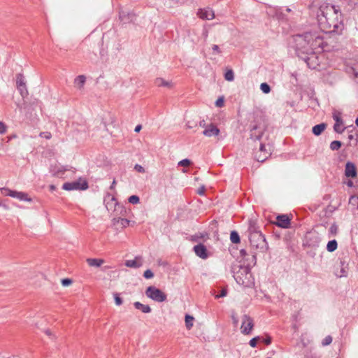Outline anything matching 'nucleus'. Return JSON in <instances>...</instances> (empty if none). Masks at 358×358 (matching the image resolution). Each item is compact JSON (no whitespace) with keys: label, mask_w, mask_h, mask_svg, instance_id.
Masks as SVG:
<instances>
[{"label":"nucleus","mask_w":358,"mask_h":358,"mask_svg":"<svg viewBox=\"0 0 358 358\" xmlns=\"http://www.w3.org/2000/svg\"><path fill=\"white\" fill-rule=\"evenodd\" d=\"M332 342V337L331 336H327L322 341L323 346H327Z\"/></svg>","instance_id":"obj_43"},{"label":"nucleus","mask_w":358,"mask_h":358,"mask_svg":"<svg viewBox=\"0 0 358 358\" xmlns=\"http://www.w3.org/2000/svg\"><path fill=\"white\" fill-rule=\"evenodd\" d=\"M141 128H142V126L141 124H138L136 126V127L134 129V131L139 132L141 131Z\"/></svg>","instance_id":"obj_61"},{"label":"nucleus","mask_w":358,"mask_h":358,"mask_svg":"<svg viewBox=\"0 0 358 358\" xmlns=\"http://www.w3.org/2000/svg\"><path fill=\"white\" fill-rule=\"evenodd\" d=\"M185 320L187 329H190L193 326L194 317L189 315H186Z\"/></svg>","instance_id":"obj_32"},{"label":"nucleus","mask_w":358,"mask_h":358,"mask_svg":"<svg viewBox=\"0 0 358 358\" xmlns=\"http://www.w3.org/2000/svg\"><path fill=\"white\" fill-rule=\"evenodd\" d=\"M327 124L325 123H320L315 125L312 128V132L315 136H320L326 129Z\"/></svg>","instance_id":"obj_23"},{"label":"nucleus","mask_w":358,"mask_h":358,"mask_svg":"<svg viewBox=\"0 0 358 358\" xmlns=\"http://www.w3.org/2000/svg\"><path fill=\"white\" fill-rule=\"evenodd\" d=\"M128 201L130 203L137 204L140 201L139 196L137 195H132L129 197Z\"/></svg>","instance_id":"obj_39"},{"label":"nucleus","mask_w":358,"mask_h":358,"mask_svg":"<svg viewBox=\"0 0 358 358\" xmlns=\"http://www.w3.org/2000/svg\"><path fill=\"white\" fill-rule=\"evenodd\" d=\"M248 231L249 234L248 237L250 235H254V234H259L261 232L256 222L252 220H249Z\"/></svg>","instance_id":"obj_20"},{"label":"nucleus","mask_w":358,"mask_h":358,"mask_svg":"<svg viewBox=\"0 0 358 358\" xmlns=\"http://www.w3.org/2000/svg\"><path fill=\"white\" fill-rule=\"evenodd\" d=\"M198 15L200 18L203 20H212L215 17L213 10L209 8L199 9L198 11Z\"/></svg>","instance_id":"obj_19"},{"label":"nucleus","mask_w":358,"mask_h":358,"mask_svg":"<svg viewBox=\"0 0 358 358\" xmlns=\"http://www.w3.org/2000/svg\"><path fill=\"white\" fill-rule=\"evenodd\" d=\"M248 255H249V254H248L245 249H241L240 250V256L242 259H245L246 257H248Z\"/></svg>","instance_id":"obj_56"},{"label":"nucleus","mask_w":358,"mask_h":358,"mask_svg":"<svg viewBox=\"0 0 358 358\" xmlns=\"http://www.w3.org/2000/svg\"><path fill=\"white\" fill-rule=\"evenodd\" d=\"M6 125L2 122H0V134H3L4 133H6Z\"/></svg>","instance_id":"obj_54"},{"label":"nucleus","mask_w":358,"mask_h":358,"mask_svg":"<svg viewBox=\"0 0 358 358\" xmlns=\"http://www.w3.org/2000/svg\"><path fill=\"white\" fill-rule=\"evenodd\" d=\"M145 293L148 298L156 302H164L167 299L166 294L155 286H149L147 287Z\"/></svg>","instance_id":"obj_5"},{"label":"nucleus","mask_w":358,"mask_h":358,"mask_svg":"<svg viewBox=\"0 0 358 358\" xmlns=\"http://www.w3.org/2000/svg\"><path fill=\"white\" fill-rule=\"evenodd\" d=\"M224 105V98L219 97L215 101V106L217 107H222Z\"/></svg>","instance_id":"obj_52"},{"label":"nucleus","mask_w":358,"mask_h":358,"mask_svg":"<svg viewBox=\"0 0 358 358\" xmlns=\"http://www.w3.org/2000/svg\"><path fill=\"white\" fill-rule=\"evenodd\" d=\"M12 197L23 201L31 202L32 201L31 198L29 197L28 194L23 192L15 191V192L12 194Z\"/></svg>","instance_id":"obj_21"},{"label":"nucleus","mask_w":358,"mask_h":358,"mask_svg":"<svg viewBox=\"0 0 358 358\" xmlns=\"http://www.w3.org/2000/svg\"><path fill=\"white\" fill-rule=\"evenodd\" d=\"M259 341L265 343L266 345H268L271 343V337L269 336H266V337H260Z\"/></svg>","instance_id":"obj_44"},{"label":"nucleus","mask_w":358,"mask_h":358,"mask_svg":"<svg viewBox=\"0 0 358 358\" xmlns=\"http://www.w3.org/2000/svg\"><path fill=\"white\" fill-rule=\"evenodd\" d=\"M89 187L88 183L85 180L80 178L73 182H65L62 185V189L66 191L71 190H85Z\"/></svg>","instance_id":"obj_8"},{"label":"nucleus","mask_w":358,"mask_h":358,"mask_svg":"<svg viewBox=\"0 0 358 358\" xmlns=\"http://www.w3.org/2000/svg\"><path fill=\"white\" fill-rule=\"evenodd\" d=\"M192 164L191 161L189 159H184L180 160L178 165L180 166H188Z\"/></svg>","instance_id":"obj_42"},{"label":"nucleus","mask_w":358,"mask_h":358,"mask_svg":"<svg viewBox=\"0 0 358 358\" xmlns=\"http://www.w3.org/2000/svg\"><path fill=\"white\" fill-rule=\"evenodd\" d=\"M205 190H206V188L203 185V186H201L198 189H197V194H199V195H204L205 194Z\"/></svg>","instance_id":"obj_57"},{"label":"nucleus","mask_w":358,"mask_h":358,"mask_svg":"<svg viewBox=\"0 0 358 358\" xmlns=\"http://www.w3.org/2000/svg\"><path fill=\"white\" fill-rule=\"evenodd\" d=\"M115 303L117 306H120L122 304L123 301L122 299L120 296V294L118 293H114L113 294Z\"/></svg>","instance_id":"obj_40"},{"label":"nucleus","mask_w":358,"mask_h":358,"mask_svg":"<svg viewBox=\"0 0 358 358\" xmlns=\"http://www.w3.org/2000/svg\"><path fill=\"white\" fill-rule=\"evenodd\" d=\"M212 50L213 52H215L217 54H220L221 52V50L217 45H213L212 46Z\"/></svg>","instance_id":"obj_58"},{"label":"nucleus","mask_w":358,"mask_h":358,"mask_svg":"<svg viewBox=\"0 0 358 358\" xmlns=\"http://www.w3.org/2000/svg\"><path fill=\"white\" fill-rule=\"evenodd\" d=\"M66 171V169H64L62 166L60 167H54L51 169V172L52 173L53 176H60Z\"/></svg>","instance_id":"obj_29"},{"label":"nucleus","mask_w":358,"mask_h":358,"mask_svg":"<svg viewBox=\"0 0 358 358\" xmlns=\"http://www.w3.org/2000/svg\"><path fill=\"white\" fill-rule=\"evenodd\" d=\"M337 232H338V226L336 225V223H333L329 229V235L335 236L337 234Z\"/></svg>","instance_id":"obj_38"},{"label":"nucleus","mask_w":358,"mask_h":358,"mask_svg":"<svg viewBox=\"0 0 358 358\" xmlns=\"http://www.w3.org/2000/svg\"><path fill=\"white\" fill-rule=\"evenodd\" d=\"M342 143L340 141H334L330 143V148L332 150H338L341 148Z\"/></svg>","instance_id":"obj_34"},{"label":"nucleus","mask_w":358,"mask_h":358,"mask_svg":"<svg viewBox=\"0 0 358 358\" xmlns=\"http://www.w3.org/2000/svg\"><path fill=\"white\" fill-rule=\"evenodd\" d=\"M291 219L287 214L278 215L276 217L275 224L282 229H288L290 227Z\"/></svg>","instance_id":"obj_13"},{"label":"nucleus","mask_w":358,"mask_h":358,"mask_svg":"<svg viewBox=\"0 0 358 358\" xmlns=\"http://www.w3.org/2000/svg\"><path fill=\"white\" fill-rule=\"evenodd\" d=\"M220 131L217 127L213 124H210L203 131L202 134L207 137L217 136Z\"/></svg>","instance_id":"obj_17"},{"label":"nucleus","mask_w":358,"mask_h":358,"mask_svg":"<svg viewBox=\"0 0 358 358\" xmlns=\"http://www.w3.org/2000/svg\"><path fill=\"white\" fill-rule=\"evenodd\" d=\"M326 11L320 9L321 15H318V21L324 31L341 34L344 29L343 14L338 6L327 5Z\"/></svg>","instance_id":"obj_1"},{"label":"nucleus","mask_w":358,"mask_h":358,"mask_svg":"<svg viewBox=\"0 0 358 358\" xmlns=\"http://www.w3.org/2000/svg\"><path fill=\"white\" fill-rule=\"evenodd\" d=\"M117 222H120L123 228H126L129 224V220L127 218H118Z\"/></svg>","instance_id":"obj_41"},{"label":"nucleus","mask_w":358,"mask_h":358,"mask_svg":"<svg viewBox=\"0 0 358 358\" xmlns=\"http://www.w3.org/2000/svg\"><path fill=\"white\" fill-rule=\"evenodd\" d=\"M301 59L304 61L308 68L311 69H315L317 68V66L319 65V61L318 57L315 55L314 50L310 52V54H306L305 55H302L301 57H300Z\"/></svg>","instance_id":"obj_11"},{"label":"nucleus","mask_w":358,"mask_h":358,"mask_svg":"<svg viewBox=\"0 0 358 358\" xmlns=\"http://www.w3.org/2000/svg\"><path fill=\"white\" fill-rule=\"evenodd\" d=\"M251 261L248 266H241L240 270L234 275L236 282L244 287H249L252 283L251 268L256 264L257 259L250 257Z\"/></svg>","instance_id":"obj_3"},{"label":"nucleus","mask_w":358,"mask_h":358,"mask_svg":"<svg viewBox=\"0 0 358 358\" xmlns=\"http://www.w3.org/2000/svg\"><path fill=\"white\" fill-rule=\"evenodd\" d=\"M86 81V78L83 75H80L77 76L74 80L75 85L79 88L81 89L83 87Z\"/></svg>","instance_id":"obj_26"},{"label":"nucleus","mask_w":358,"mask_h":358,"mask_svg":"<svg viewBox=\"0 0 358 358\" xmlns=\"http://www.w3.org/2000/svg\"><path fill=\"white\" fill-rule=\"evenodd\" d=\"M338 248V243L336 239L329 241L327 245V250L329 252H334Z\"/></svg>","instance_id":"obj_27"},{"label":"nucleus","mask_w":358,"mask_h":358,"mask_svg":"<svg viewBox=\"0 0 358 358\" xmlns=\"http://www.w3.org/2000/svg\"><path fill=\"white\" fill-rule=\"evenodd\" d=\"M321 241L320 234L315 231H311L306 233L303 240L304 247L316 248L319 246Z\"/></svg>","instance_id":"obj_4"},{"label":"nucleus","mask_w":358,"mask_h":358,"mask_svg":"<svg viewBox=\"0 0 358 358\" xmlns=\"http://www.w3.org/2000/svg\"><path fill=\"white\" fill-rule=\"evenodd\" d=\"M260 90L262 91L263 93L268 94L271 92V87L268 83H262L260 85Z\"/></svg>","instance_id":"obj_35"},{"label":"nucleus","mask_w":358,"mask_h":358,"mask_svg":"<svg viewBox=\"0 0 358 358\" xmlns=\"http://www.w3.org/2000/svg\"><path fill=\"white\" fill-rule=\"evenodd\" d=\"M193 250L196 255L201 259H206L209 257V252L206 247L203 243H199L194 246Z\"/></svg>","instance_id":"obj_14"},{"label":"nucleus","mask_w":358,"mask_h":358,"mask_svg":"<svg viewBox=\"0 0 358 358\" xmlns=\"http://www.w3.org/2000/svg\"><path fill=\"white\" fill-rule=\"evenodd\" d=\"M350 73L353 75L354 78L356 79V82L358 83V71L355 68H351Z\"/></svg>","instance_id":"obj_51"},{"label":"nucleus","mask_w":358,"mask_h":358,"mask_svg":"<svg viewBox=\"0 0 358 358\" xmlns=\"http://www.w3.org/2000/svg\"><path fill=\"white\" fill-rule=\"evenodd\" d=\"M349 264L347 257L338 259V262L335 265L334 273L338 278L346 277L348 274Z\"/></svg>","instance_id":"obj_6"},{"label":"nucleus","mask_w":358,"mask_h":358,"mask_svg":"<svg viewBox=\"0 0 358 358\" xmlns=\"http://www.w3.org/2000/svg\"><path fill=\"white\" fill-rule=\"evenodd\" d=\"M39 136L46 139H50L52 137L51 133L48 131L41 132Z\"/></svg>","instance_id":"obj_50"},{"label":"nucleus","mask_w":358,"mask_h":358,"mask_svg":"<svg viewBox=\"0 0 358 358\" xmlns=\"http://www.w3.org/2000/svg\"><path fill=\"white\" fill-rule=\"evenodd\" d=\"M119 17L121 22L124 24L133 22L136 20V15L133 12L121 10L119 13Z\"/></svg>","instance_id":"obj_15"},{"label":"nucleus","mask_w":358,"mask_h":358,"mask_svg":"<svg viewBox=\"0 0 358 358\" xmlns=\"http://www.w3.org/2000/svg\"><path fill=\"white\" fill-rule=\"evenodd\" d=\"M346 184L350 187H352L354 186V183L352 180H348Z\"/></svg>","instance_id":"obj_64"},{"label":"nucleus","mask_w":358,"mask_h":358,"mask_svg":"<svg viewBox=\"0 0 358 358\" xmlns=\"http://www.w3.org/2000/svg\"><path fill=\"white\" fill-rule=\"evenodd\" d=\"M154 276V273L153 272L150 270V269H147L144 273H143V277L145 278V279H150L152 278V277Z\"/></svg>","instance_id":"obj_47"},{"label":"nucleus","mask_w":358,"mask_h":358,"mask_svg":"<svg viewBox=\"0 0 358 358\" xmlns=\"http://www.w3.org/2000/svg\"><path fill=\"white\" fill-rule=\"evenodd\" d=\"M16 87L22 98L28 96V90L26 85L24 76L20 73L16 75Z\"/></svg>","instance_id":"obj_10"},{"label":"nucleus","mask_w":358,"mask_h":358,"mask_svg":"<svg viewBox=\"0 0 358 358\" xmlns=\"http://www.w3.org/2000/svg\"><path fill=\"white\" fill-rule=\"evenodd\" d=\"M134 169L139 173H143L145 171L144 168L140 164H136L134 166Z\"/></svg>","instance_id":"obj_55"},{"label":"nucleus","mask_w":358,"mask_h":358,"mask_svg":"<svg viewBox=\"0 0 358 358\" xmlns=\"http://www.w3.org/2000/svg\"><path fill=\"white\" fill-rule=\"evenodd\" d=\"M196 125H197L196 123L193 124L191 122H187V127L189 128V129H192V128L196 127Z\"/></svg>","instance_id":"obj_60"},{"label":"nucleus","mask_w":358,"mask_h":358,"mask_svg":"<svg viewBox=\"0 0 358 358\" xmlns=\"http://www.w3.org/2000/svg\"><path fill=\"white\" fill-rule=\"evenodd\" d=\"M230 240L233 243H239L241 242V238L238 233L236 231H231L230 233Z\"/></svg>","instance_id":"obj_28"},{"label":"nucleus","mask_w":358,"mask_h":358,"mask_svg":"<svg viewBox=\"0 0 358 358\" xmlns=\"http://www.w3.org/2000/svg\"><path fill=\"white\" fill-rule=\"evenodd\" d=\"M343 124V122H335L334 126V129L336 133L342 134L345 130V127H342Z\"/></svg>","instance_id":"obj_33"},{"label":"nucleus","mask_w":358,"mask_h":358,"mask_svg":"<svg viewBox=\"0 0 358 358\" xmlns=\"http://www.w3.org/2000/svg\"><path fill=\"white\" fill-rule=\"evenodd\" d=\"M260 339V337L259 336H256V337H254L252 338L250 342H249V344L252 347V348H255L257 347V341H259Z\"/></svg>","instance_id":"obj_45"},{"label":"nucleus","mask_w":358,"mask_h":358,"mask_svg":"<svg viewBox=\"0 0 358 358\" xmlns=\"http://www.w3.org/2000/svg\"><path fill=\"white\" fill-rule=\"evenodd\" d=\"M249 240L251 245L257 249L264 250L268 248L266 238L262 232L250 235L249 236Z\"/></svg>","instance_id":"obj_7"},{"label":"nucleus","mask_w":358,"mask_h":358,"mask_svg":"<svg viewBox=\"0 0 358 358\" xmlns=\"http://www.w3.org/2000/svg\"><path fill=\"white\" fill-rule=\"evenodd\" d=\"M348 139H349L350 141L354 140L355 141V144H356L357 143V138H355L353 134H350L348 136Z\"/></svg>","instance_id":"obj_59"},{"label":"nucleus","mask_w":358,"mask_h":358,"mask_svg":"<svg viewBox=\"0 0 358 358\" xmlns=\"http://www.w3.org/2000/svg\"><path fill=\"white\" fill-rule=\"evenodd\" d=\"M224 78L227 81H233L234 79V73L231 69L228 70L224 74Z\"/></svg>","instance_id":"obj_36"},{"label":"nucleus","mask_w":358,"mask_h":358,"mask_svg":"<svg viewBox=\"0 0 358 358\" xmlns=\"http://www.w3.org/2000/svg\"><path fill=\"white\" fill-rule=\"evenodd\" d=\"M250 257H255L256 258V256L253 254L248 255L245 259H242L243 262V265L242 266H248L251 261Z\"/></svg>","instance_id":"obj_49"},{"label":"nucleus","mask_w":358,"mask_h":358,"mask_svg":"<svg viewBox=\"0 0 358 358\" xmlns=\"http://www.w3.org/2000/svg\"><path fill=\"white\" fill-rule=\"evenodd\" d=\"M103 259H96V258H88L87 259V262L89 266L99 267L103 263Z\"/></svg>","instance_id":"obj_24"},{"label":"nucleus","mask_w":358,"mask_h":358,"mask_svg":"<svg viewBox=\"0 0 358 358\" xmlns=\"http://www.w3.org/2000/svg\"><path fill=\"white\" fill-rule=\"evenodd\" d=\"M357 169L354 163L348 162L345 166V175L348 178H355L357 176Z\"/></svg>","instance_id":"obj_18"},{"label":"nucleus","mask_w":358,"mask_h":358,"mask_svg":"<svg viewBox=\"0 0 358 358\" xmlns=\"http://www.w3.org/2000/svg\"><path fill=\"white\" fill-rule=\"evenodd\" d=\"M264 133V129L260 126L254 124L250 129V138L255 141L260 140Z\"/></svg>","instance_id":"obj_16"},{"label":"nucleus","mask_w":358,"mask_h":358,"mask_svg":"<svg viewBox=\"0 0 358 358\" xmlns=\"http://www.w3.org/2000/svg\"><path fill=\"white\" fill-rule=\"evenodd\" d=\"M350 203L356 206L358 209V196H351L350 198Z\"/></svg>","instance_id":"obj_46"},{"label":"nucleus","mask_w":358,"mask_h":358,"mask_svg":"<svg viewBox=\"0 0 358 358\" xmlns=\"http://www.w3.org/2000/svg\"><path fill=\"white\" fill-rule=\"evenodd\" d=\"M342 113L340 111L334 110L332 113V117L334 120L335 122H342L343 119L341 117Z\"/></svg>","instance_id":"obj_31"},{"label":"nucleus","mask_w":358,"mask_h":358,"mask_svg":"<svg viewBox=\"0 0 358 358\" xmlns=\"http://www.w3.org/2000/svg\"><path fill=\"white\" fill-rule=\"evenodd\" d=\"M253 327V319L248 315H244L242 317V324L241 327V333L245 335L250 334Z\"/></svg>","instance_id":"obj_12"},{"label":"nucleus","mask_w":358,"mask_h":358,"mask_svg":"<svg viewBox=\"0 0 358 358\" xmlns=\"http://www.w3.org/2000/svg\"><path fill=\"white\" fill-rule=\"evenodd\" d=\"M0 191L2 194L12 197V194L15 192V190H12L7 187H1Z\"/></svg>","instance_id":"obj_37"},{"label":"nucleus","mask_w":358,"mask_h":358,"mask_svg":"<svg viewBox=\"0 0 358 358\" xmlns=\"http://www.w3.org/2000/svg\"><path fill=\"white\" fill-rule=\"evenodd\" d=\"M265 147H266V146H265V145H264V144L261 143V144H260L259 150H260L261 152H265V151H266Z\"/></svg>","instance_id":"obj_63"},{"label":"nucleus","mask_w":358,"mask_h":358,"mask_svg":"<svg viewBox=\"0 0 358 358\" xmlns=\"http://www.w3.org/2000/svg\"><path fill=\"white\" fill-rule=\"evenodd\" d=\"M134 306L136 309L140 310L143 313H149L151 312V308L148 305H145L139 301L134 303Z\"/></svg>","instance_id":"obj_22"},{"label":"nucleus","mask_w":358,"mask_h":358,"mask_svg":"<svg viewBox=\"0 0 358 358\" xmlns=\"http://www.w3.org/2000/svg\"><path fill=\"white\" fill-rule=\"evenodd\" d=\"M344 12L353 17L358 16V0H343Z\"/></svg>","instance_id":"obj_9"},{"label":"nucleus","mask_w":358,"mask_h":358,"mask_svg":"<svg viewBox=\"0 0 358 358\" xmlns=\"http://www.w3.org/2000/svg\"><path fill=\"white\" fill-rule=\"evenodd\" d=\"M227 289H222L221 290L220 293L215 296V298L216 299H220V298L224 297V296H227Z\"/></svg>","instance_id":"obj_53"},{"label":"nucleus","mask_w":358,"mask_h":358,"mask_svg":"<svg viewBox=\"0 0 358 358\" xmlns=\"http://www.w3.org/2000/svg\"><path fill=\"white\" fill-rule=\"evenodd\" d=\"M322 38L310 32H306L303 34L293 36L290 45L294 50L297 57L300 58L302 55L310 54L317 46H320Z\"/></svg>","instance_id":"obj_2"},{"label":"nucleus","mask_w":358,"mask_h":358,"mask_svg":"<svg viewBox=\"0 0 358 358\" xmlns=\"http://www.w3.org/2000/svg\"><path fill=\"white\" fill-rule=\"evenodd\" d=\"M72 282L73 281L70 278H63L61 281V283L64 287L69 286L72 284Z\"/></svg>","instance_id":"obj_48"},{"label":"nucleus","mask_w":358,"mask_h":358,"mask_svg":"<svg viewBox=\"0 0 358 358\" xmlns=\"http://www.w3.org/2000/svg\"><path fill=\"white\" fill-rule=\"evenodd\" d=\"M199 126L201 127H206L207 126L206 125V122L204 120H202L199 122Z\"/></svg>","instance_id":"obj_62"},{"label":"nucleus","mask_w":358,"mask_h":358,"mask_svg":"<svg viewBox=\"0 0 358 358\" xmlns=\"http://www.w3.org/2000/svg\"><path fill=\"white\" fill-rule=\"evenodd\" d=\"M155 85L159 87H166L168 88H171L173 86V83L171 82L165 80L162 78H157L155 80Z\"/></svg>","instance_id":"obj_25"},{"label":"nucleus","mask_w":358,"mask_h":358,"mask_svg":"<svg viewBox=\"0 0 358 358\" xmlns=\"http://www.w3.org/2000/svg\"><path fill=\"white\" fill-rule=\"evenodd\" d=\"M141 264H138L136 259H129L125 262V266L130 268H138L141 266Z\"/></svg>","instance_id":"obj_30"}]
</instances>
